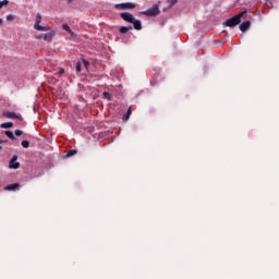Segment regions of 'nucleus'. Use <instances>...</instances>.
Instances as JSON below:
<instances>
[{
    "mask_svg": "<svg viewBox=\"0 0 279 279\" xmlns=\"http://www.w3.org/2000/svg\"><path fill=\"white\" fill-rule=\"evenodd\" d=\"M245 14H247V10H244L240 13H238L235 16H232L231 19H228L223 25L226 27H236V25H239L241 23V19H243V16H245Z\"/></svg>",
    "mask_w": 279,
    "mask_h": 279,
    "instance_id": "f257e3e1",
    "label": "nucleus"
},
{
    "mask_svg": "<svg viewBox=\"0 0 279 279\" xmlns=\"http://www.w3.org/2000/svg\"><path fill=\"white\" fill-rule=\"evenodd\" d=\"M131 23L133 24L134 29H136L137 32H141V29H143V24L141 23V20L134 19Z\"/></svg>",
    "mask_w": 279,
    "mask_h": 279,
    "instance_id": "1a4fd4ad",
    "label": "nucleus"
},
{
    "mask_svg": "<svg viewBox=\"0 0 279 279\" xmlns=\"http://www.w3.org/2000/svg\"><path fill=\"white\" fill-rule=\"evenodd\" d=\"M40 23H43V15H40V13H37L34 29H36L37 32H51V28L49 26H41Z\"/></svg>",
    "mask_w": 279,
    "mask_h": 279,
    "instance_id": "f03ea898",
    "label": "nucleus"
},
{
    "mask_svg": "<svg viewBox=\"0 0 279 279\" xmlns=\"http://www.w3.org/2000/svg\"><path fill=\"white\" fill-rule=\"evenodd\" d=\"M23 132L21 130H15V136H22Z\"/></svg>",
    "mask_w": 279,
    "mask_h": 279,
    "instance_id": "393cba45",
    "label": "nucleus"
},
{
    "mask_svg": "<svg viewBox=\"0 0 279 279\" xmlns=\"http://www.w3.org/2000/svg\"><path fill=\"white\" fill-rule=\"evenodd\" d=\"M60 73H64V70H60Z\"/></svg>",
    "mask_w": 279,
    "mask_h": 279,
    "instance_id": "c756f323",
    "label": "nucleus"
},
{
    "mask_svg": "<svg viewBox=\"0 0 279 279\" xmlns=\"http://www.w3.org/2000/svg\"><path fill=\"white\" fill-rule=\"evenodd\" d=\"M142 14H144V16H158V14H160V9L158 8V4H155L153 8L143 11Z\"/></svg>",
    "mask_w": 279,
    "mask_h": 279,
    "instance_id": "7ed1b4c3",
    "label": "nucleus"
},
{
    "mask_svg": "<svg viewBox=\"0 0 279 279\" xmlns=\"http://www.w3.org/2000/svg\"><path fill=\"white\" fill-rule=\"evenodd\" d=\"M4 134L8 136V138H11V141H16V137L12 131H4Z\"/></svg>",
    "mask_w": 279,
    "mask_h": 279,
    "instance_id": "dca6fc26",
    "label": "nucleus"
},
{
    "mask_svg": "<svg viewBox=\"0 0 279 279\" xmlns=\"http://www.w3.org/2000/svg\"><path fill=\"white\" fill-rule=\"evenodd\" d=\"M21 145H22V147H24V149H27L29 147V141L24 140V141H22Z\"/></svg>",
    "mask_w": 279,
    "mask_h": 279,
    "instance_id": "a211bd4d",
    "label": "nucleus"
},
{
    "mask_svg": "<svg viewBox=\"0 0 279 279\" xmlns=\"http://www.w3.org/2000/svg\"><path fill=\"white\" fill-rule=\"evenodd\" d=\"M76 73H82V63L81 62L76 63Z\"/></svg>",
    "mask_w": 279,
    "mask_h": 279,
    "instance_id": "aec40b11",
    "label": "nucleus"
},
{
    "mask_svg": "<svg viewBox=\"0 0 279 279\" xmlns=\"http://www.w3.org/2000/svg\"><path fill=\"white\" fill-rule=\"evenodd\" d=\"M2 143H5V141H3V140H0V145H2Z\"/></svg>",
    "mask_w": 279,
    "mask_h": 279,
    "instance_id": "cd10ccee",
    "label": "nucleus"
},
{
    "mask_svg": "<svg viewBox=\"0 0 279 279\" xmlns=\"http://www.w3.org/2000/svg\"><path fill=\"white\" fill-rule=\"evenodd\" d=\"M4 117H7V119H17V121H23V116H21V113L12 111L4 112Z\"/></svg>",
    "mask_w": 279,
    "mask_h": 279,
    "instance_id": "39448f33",
    "label": "nucleus"
},
{
    "mask_svg": "<svg viewBox=\"0 0 279 279\" xmlns=\"http://www.w3.org/2000/svg\"><path fill=\"white\" fill-rule=\"evenodd\" d=\"M7 21H14V15L12 14L7 15Z\"/></svg>",
    "mask_w": 279,
    "mask_h": 279,
    "instance_id": "b1692460",
    "label": "nucleus"
},
{
    "mask_svg": "<svg viewBox=\"0 0 279 279\" xmlns=\"http://www.w3.org/2000/svg\"><path fill=\"white\" fill-rule=\"evenodd\" d=\"M54 36H56V31H51L49 33L44 34V40H46V43H51Z\"/></svg>",
    "mask_w": 279,
    "mask_h": 279,
    "instance_id": "6e6552de",
    "label": "nucleus"
},
{
    "mask_svg": "<svg viewBox=\"0 0 279 279\" xmlns=\"http://www.w3.org/2000/svg\"><path fill=\"white\" fill-rule=\"evenodd\" d=\"M132 116V108L130 107L128 109V112L123 116L122 120L123 121H130V117Z\"/></svg>",
    "mask_w": 279,
    "mask_h": 279,
    "instance_id": "f8f14e48",
    "label": "nucleus"
},
{
    "mask_svg": "<svg viewBox=\"0 0 279 279\" xmlns=\"http://www.w3.org/2000/svg\"><path fill=\"white\" fill-rule=\"evenodd\" d=\"M9 3H10V1H8V0L0 1V10H1V8H3V5H8Z\"/></svg>",
    "mask_w": 279,
    "mask_h": 279,
    "instance_id": "4be33fe9",
    "label": "nucleus"
},
{
    "mask_svg": "<svg viewBox=\"0 0 279 279\" xmlns=\"http://www.w3.org/2000/svg\"><path fill=\"white\" fill-rule=\"evenodd\" d=\"M121 19H123V21H125L126 23H134V15H132V13H128V12H122L120 13Z\"/></svg>",
    "mask_w": 279,
    "mask_h": 279,
    "instance_id": "0eeeda50",
    "label": "nucleus"
},
{
    "mask_svg": "<svg viewBox=\"0 0 279 279\" xmlns=\"http://www.w3.org/2000/svg\"><path fill=\"white\" fill-rule=\"evenodd\" d=\"M132 31V26H122L120 27V34H128V32Z\"/></svg>",
    "mask_w": 279,
    "mask_h": 279,
    "instance_id": "2eb2a0df",
    "label": "nucleus"
},
{
    "mask_svg": "<svg viewBox=\"0 0 279 279\" xmlns=\"http://www.w3.org/2000/svg\"><path fill=\"white\" fill-rule=\"evenodd\" d=\"M73 0H68V3H71Z\"/></svg>",
    "mask_w": 279,
    "mask_h": 279,
    "instance_id": "c85d7f7f",
    "label": "nucleus"
},
{
    "mask_svg": "<svg viewBox=\"0 0 279 279\" xmlns=\"http://www.w3.org/2000/svg\"><path fill=\"white\" fill-rule=\"evenodd\" d=\"M62 29H64V32H68V34H70L71 36H73L74 34L69 24H63Z\"/></svg>",
    "mask_w": 279,
    "mask_h": 279,
    "instance_id": "4468645a",
    "label": "nucleus"
},
{
    "mask_svg": "<svg viewBox=\"0 0 279 279\" xmlns=\"http://www.w3.org/2000/svg\"><path fill=\"white\" fill-rule=\"evenodd\" d=\"M20 186L21 185L19 183L9 184L4 186V191H16V189H20Z\"/></svg>",
    "mask_w": 279,
    "mask_h": 279,
    "instance_id": "9b49d317",
    "label": "nucleus"
},
{
    "mask_svg": "<svg viewBox=\"0 0 279 279\" xmlns=\"http://www.w3.org/2000/svg\"><path fill=\"white\" fill-rule=\"evenodd\" d=\"M16 160H19V156L14 155L9 161V169H19L21 167V163Z\"/></svg>",
    "mask_w": 279,
    "mask_h": 279,
    "instance_id": "423d86ee",
    "label": "nucleus"
},
{
    "mask_svg": "<svg viewBox=\"0 0 279 279\" xmlns=\"http://www.w3.org/2000/svg\"><path fill=\"white\" fill-rule=\"evenodd\" d=\"M3 25V19H0V26Z\"/></svg>",
    "mask_w": 279,
    "mask_h": 279,
    "instance_id": "a878e982",
    "label": "nucleus"
},
{
    "mask_svg": "<svg viewBox=\"0 0 279 279\" xmlns=\"http://www.w3.org/2000/svg\"><path fill=\"white\" fill-rule=\"evenodd\" d=\"M44 36H45V34L40 35V36H39V37H37V38H39V39H40V38H44Z\"/></svg>",
    "mask_w": 279,
    "mask_h": 279,
    "instance_id": "bb28decb",
    "label": "nucleus"
},
{
    "mask_svg": "<svg viewBox=\"0 0 279 279\" xmlns=\"http://www.w3.org/2000/svg\"><path fill=\"white\" fill-rule=\"evenodd\" d=\"M252 26V22L250 21H245L240 25V29L242 32H247V29H250V27Z\"/></svg>",
    "mask_w": 279,
    "mask_h": 279,
    "instance_id": "9d476101",
    "label": "nucleus"
},
{
    "mask_svg": "<svg viewBox=\"0 0 279 279\" xmlns=\"http://www.w3.org/2000/svg\"><path fill=\"white\" fill-rule=\"evenodd\" d=\"M168 3H170L169 8H173V5H175V3H178V0H167Z\"/></svg>",
    "mask_w": 279,
    "mask_h": 279,
    "instance_id": "412c9836",
    "label": "nucleus"
},
{
    "mask_svg": "<svg viewBox=\"0 0 279 279\" xmlns=\"http://www.w3.org/2000/svg\"><path fill=\"white\" fill-rule=\"evenodd\" d=\"M117 10H134L136 8V4L132 2H125V3H119L116 4Z\"/></svg>",
    "mask_w": 279,
    "mask_h": 279,
    "instance_id": "20e7f679",
    "label": "nucleus"
},
{
    "mask_svg": "<svg viewBox=\"0 0 279 279\" xmlns=\"http://www.w3.org/2000/svg\"><path fill=\"white\" fill-rule=\"evenodd\" d=\"M102 96L105 99H108L109 101L112 99V96L108 92H104Z\"/></svg>",
    "mask_w": 279,
    "mask_h": 279,
    "instance_id": "6ab92c4d",
    "label": "nucleus"
},
{
    "mask_svg": "<svg viewBox=\"0 0 279 279\" xmlns=\"http://www.w3.org/2000/svg\"><path fill=\"white\" fill-rule=\"evenodd\" d=\"M75 154H77V149H71L66 153V157L71 158V156H75Z\"/></svg>",
    "mask_w": 279,
    "mask_h": 279,
    "instance_id": "f3484780",
    "label": "nucleus"
},
{
    "mask_svg": "<svg viewBox=\"0 0 279 279\" xmlns=\"http://www.w3.org/2000/svg\"><path fill=\"white\" fill-rule=\"evenodd\" d=\"M14 125V123L12 122H4L0 124V128H2L3 130H8L10 128H12Z\"/></svg>",
    "mask_w": 279,
    "mask_h": 279,
    "instance_id": "ddd939ff",
    "label": "nucleus"
},
{
    "mask_svg": "<svg viewBox=\"0 0 279 279\" xmlns=\"http://www.w3.org/2000/svg\"><path fill=\"white\" fill-rule=\"evenodd\" d=\"M83 64L85 69H88V66H90V62H88L86 59H83Z\"/></svg>",
    "mask_w": 279,
    "mask_h": 279,
    "instance_id": "5701e85b",
    "label": "nucleus"
},
{
    "mask_svg": "<svg viewBox=\"0 0 279 279\" xmlns=\"http://www.w3.org/2000/svg\"><path fill=\"white\" fill-rule=\"evenodd\" d=\"M0 149H3V147H2V146H0Z\"/></svg>",
    "mask_w": 279,
    "mask_h": 279,
    "instance_id": "7c9ffc66",
    "label": "nucleus"
}]
</instances>
